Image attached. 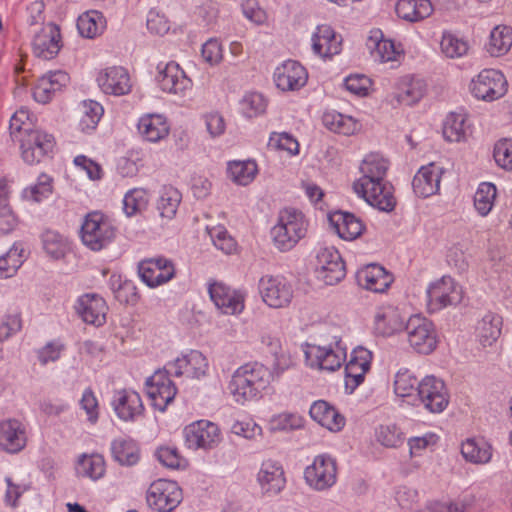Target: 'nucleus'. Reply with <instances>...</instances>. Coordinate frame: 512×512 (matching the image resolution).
Returning <instances> with one entry per match:
<instances>
[{
	"label": "nucleus",
	"mask_w": 512,
	"mask_h": 512,
	"mask_svg": "<svg viewBox=\"0 0 512 512\" xmlns=\"http://www.w3.org/2000/svg\"><path fill=\"white\" fill-rule=\"evenodd\" d=\"M273 380V373L261 363L240 366L232 375L229 390L239 403L258 399Z\"/></svg>",
	"instance_id": "nucleus-1"
},
{
	"label": "nucleus",
	"mask_w": 512,
	"mask_h": 512,
	"mask_svg": "<svg viewBox=\"0 0 512 512\" xmlns=\"http://www.w3.org/2000/svg\"><path fill=\"white\" fill-rule=\"evenodd\" d=\"M307 232V221L302 212L285 208L279 212L278 221L271 229L275 246L280 251L292 249Z\"/></svg>",
	"instance_id": "nucleus-2"
},
{
	"label": "nucleus",
	"mask_w": 512,
	"mask_h": 512,
	"mask_svg": "<svg viewBox=\"0 0 512 512\" xmlns=\"http://www.w3.org/2000/svg\"><path fill=\"white\" fill-rule=\"evenodd\" d=\"M116 236V228L101 212L88 213L81 225L82 243L92 251H101L108 247Z\"/></svg>",
	"instance_id": "nucleus-3"
},
{
	"label": "nucleus",
	"mask_w": 512,
	"mask_h": 512,
	"mask_svg": "<svg viewBox=\"0 0 512 512\" xmlns=\"http://www.w3.org/2000/svg\"><path fill=\"white\" fill-rule=\"evenodd\" d=\"M426 293L427 307L430 313L460 304L464 294L462 286L450 276H443L431 283Z\"/></svg>",
	"instance_id": "nucleus-4"
},
{
	"label": "nucleus",
	"mask_w": 512,
	"mask_h": 512,
	"mask_svg": "<svg viewBox=\"0 0 512 512\" xmlns=\"http://www.w3.org/2000/svg\"><path fill=\"white\" fill-rule=\"evenodd\" d=\"M183 500L182 490L175 481L158 479L147 490L148 506L156 512H172Z\"/></svg>",
	"instance_id": "nucleus-5"
},
{
	"label": "nucleus",
	"mask_w": 512,
	"mask_h": 512,
	"mask_svg": "<svg viewBox=\"0 0 512 512\" xmlns=\"http://www.w3.org/2000/svg\"><path fill=\"white\" fill-rule=\"evenodd\" d=\"M405 333L410 346L420 354H430L437 346V336L433 323L421 316H412L405 325Z\"/></svg>",
	"instance_id": "nucleus-6"
},
{
	"label": "nucleus",
	"mask_w": 512,
	"mask_h": 512,
	"mask_svg": "<svg viewBox=\"0 0 512 512\" xmlns=\"http://www.w3.org/2000/svg\"><path fill=\"white\" fill-rule=\"evenodd\" d=\"M470 90L475 98L491 102L506 94L507 80L498 70L484 69L472 79Z\"/></svg>",
	"instance_id": "nucleus-7"
},
{
	"label": "nucleus",
	"mask_w": 512,
	"mask_h": 512,
	"mask_svg": "<svg viewBox=\"0 0 512 512\" xmlns=\"http://www.w3.org/2000/svg\"><path fill=\"white\" fill-rule=\"evenodd\" d=\"M172 375L173 368H169L167 364L146 380L147 394L153 406L162 412L173 401L177 393V388L170 379Z\"/></svg>",
	"instance_id": "nucleus-8"
},
{
	"label": "nucleus",
	"mask_w": 512,
	"mask_h": 512,
	"mask_svg": "<svg viewBox=\"0 0 512 512\" xmlns=\"http://www.w3.org/2000/svg\"><path fill=\"white\" fill-rule=\"evenodd\" d=\"M304 478L307 484L315 490L329 489L337 480L336 460L328 454L316 456L313 463L306 467Z\"/></svg>",
	"instance_id": "nucleus-9"
},
{
	"label": "nucleus",
	"mask_w": 512,
	"mask_h": 512,
	"mask_svg": "<svg viewBox=\"0 0 512 512\" xmlns=\"http://www.w3.org/2000/svg\"><path fill=\"white\" fill-rule=\"evenodd\" d=\"M317 278L326 285H335L346 275L345 263L334 247L320 248L316 255Z\"/></svg>",
	"instance_id": "nucleus-10"
},
{
	"label": "nucleus",
	"mask_w": 512,
	"mask_h": 512,
	"mask_svg": "<svg viewBox=\"0 0 512 512\" xmlns=\"http://www.w3.org/2000/svg\"><path fill=\"white\" fill-rule=\"evenodd\" d=\"M23 160L29 164H37L52 152L55 141L51 134L32 129L18 139Z\"/></svg>",
	"instance_id": "nucleus-11"
},
{
	"label": "nucleus",
	"mask_w": 512,
	"mask_h": 512,
	"mask_svg": "<svg viewBox=\"0 0 512 512\" xmlns=\"http://www.w3.org/2000/svg\"><path fill=\"white\" fill-rule=\"evenodd\" d=\"M417 399L431 413L442 412L449 403L444 382L435 376H426L417 386Z\"/></svg>",
	"instance_id": "nucleus-12"
},
{
	"label": "nucleus",
	"mask_w": 512,
	"mask_h": 512,
	"mask_svg": "<svg viewBox=\"0 0 512 512\" xmlns=\"http://www.w3.org/2000/svg\"><path fill=\"white\" fill-rule=\"evenodd\" d=\"M185 442L191 449H212L220 442V431L216 424L200 420L184 429Z\"/></svg>",
	"instance_id": "nucleus-13"
},
{
	"label": "nucleus",
	"mask_w": 512,
	"mask_h": 512,
	"mask_svg": "<svg viewBox=\"0 0 512 512\" xmlns=\"http://www.w3.org/2000/svg\"><path fill=\"white\" fill-rule=\"evenodd\" d=\"M259 291L263 301L272 308L286 307L293 298L291 285L279 277L263 276L259 281Z\"/></svg>",
	"instance_id": "nucleus-14"
},
{
	"label": "nucleus",
	"mask_w": 512,
	"mask_h": 512,
	"mask_svg": "<svg viewBox=\"0 0 512 512\" xmlns=\"http://www.w3.org/2000/svg\"><path fill=\"white\" fill-rule=\"evenodd\" d=\"M141 280L149 287H157L174 277L173 263L163 257L143 260L138 265Z\"/></svg>",
	"instance_id": "nucleus-15"
},
{
	"label": "nucleus",
	"mask_w": 512,
	"mask_h": 512,
	"mask_svg": "<svg viewBox=\"0 0 512 512\" xmlns=\"http://www.w3.org/2000/svg\"><path fill=\"white\" fill-rule=\"evenodd\" d=\"M77 315L87 324L100 327L106 322L108 306L100 295L86 293L80 296L76 302Z\"/></svg>",
	"instance_id": "nucleus-16"
},
{
	"label": "nucleus",
	"mask_w": 512,
	"mask_h": 512,
	"mask_svg": "<svg viewBox=\"0 0 512 512\" xmlns=\"http://www.w3.org/2000/svg\"><path fill=\"white\" fill-rule=\"evenodd\" d=\"M308 79L306 69L297 61L287 60L275 69L274 81L282 91L302 88Z\"/></svg>",
	"instance_id": "nucleus-17"
},
{
	"label": "nucleus",
	"mask_w": 512,
	"mask_h": 512,
	"mask_svg": "<svg viewBox=\"0 0 512 512\" xmlns=\"http://www.w3.org/2000/svg\"><path fill=\"white\" fill-rule=\"evenodd\" d=\"M336 346L339 351H335L331 346L310 345L305 351L308 365L327 371H335L340 368L345 358V351L339 347V342H336Z\"/></svg>",
	"instance_id": "nucleus-18"
},
{
	"label": "nucleus",
	"mask_w": 512,
	"mask_h": 512,
	"mask_svg": "<svg viewBox=\"0 0 512 512\" xmlns=\"http://www.w3.org/2000/svg\"><path fill=\"white\" fill-rule=\"evenodd\" d=\"M209 295L216 307L224 314L234 315L244 309L243 295L223 283L215 282L209 286Z\"/></svg>",
	"instance_id": "nucleus-19"
},
{
	"label": "nucleus",
	"mask_w": 512,
	"mask_h": 512,
	"mask_svg": "<svg viewBox=\"0 0 512 512\" xmlns=\"http://www.w3.org/2000/svg\"><path fill=\"white\" fill-rule=\"evenodd\" d=\"M394 188L388 181L374 182L364 187L363 192H355L359 197L383 212H391L396 206Z\"/></svg>",
	"instance_id": "nucleus-20"
},
{
	"label": "nucleus",
	"mask_w": 512,
	"mask_h": 512,
	"mask_svg": "<svg viewBox=\"0 0 512 512\" xmlns=\"http://www.w3.org/2000/svg\"><path fill=\"white\" fill-rule=\"evenodd\" d=\"M157 68V81L163 91L181 94L191 87V80L176 62L171 61L163 67L159 64Z\"/></svg>",
	"instance_id": "nucleus-21"
},
{
	"label": "nucleus",
	"mask_w": 512,
	"mask_h": 512,
	"mask_svg": "<svg viewBox=\"0 0 512 512\" xmlns=\"http://www.w3.org/2000/svg\"><path fill=\"white\" fill-rule=\"evenodd\" d=\"M34 54L42 59L49 60L54 58L61 49V34L57 25L49 23L44 26L39 33L34 36L33 42Z\"/></svg>",
	"instance_id": "nucleus-22"
},
{
	"label": "nucleus",
	"mask_w": 512,
	"mask_h": 512,
	"mask_svg": "<svg viewBox=\"0 0 512 512\" xmlns=\"http://www.w3.org/2000/svg\"><path fill=\"white\" fill-rule=\"evenodd\" d=\"M98 86L105 94L126 95L131 91L130 76L123 67H109L97 77Z\"/></svg>",
	"instance_id": "nucleus-23"
},
{
	"label": "nucleus",
	"mask_w": 512,
	"mask_h": 512,
	"mask_svg": "<svg viewBox=\"0 0 512 512\" xmlns=\"http://www.w3.org/2000/svg\"><path fill=\"white\" fill-rule=\"evenodd\" d=\"M388 170V163L378 154H370L365 157L360 166L363 174L360 179L353 183L354 192H363L364 187L374 182L385 181Z\"/></svg>",
	"instance_id": "nucleus-24"
},
{
	"label": "nucleus",
	"mask_w": 512,
	"mask_h": 512,
	"mask_svg": "<svg viewBox=\"0 0 512 512\" xmlns=\"http://www.w3.org/2000/svg\"><path fill=\"white\" fill-rule=\"evenodd\" d=\"M443 173L442 167L435 163H430L422 166L412 181L414 193L418 197L427 198L436 194L440 188L441 175Z\"/></svg>",
	"instance_id": "nucleus-25"
},
{
	"label": "nucleus",
	"mask_w": 512,
	"mask_h": 512,
	"mask_svg": "<svg viewBox=\"0 0 512 512\" xmlns=\"http://www.w3.org/2000/svg\"><path fill=\"white\" fill-rule=\"evenodd\" d=\"M328 221L337 235L347 241L357 239L365 230L362 220L350 212H332L328 215Z\"/></svg>",
	"instance_id": "nucleus-26"
},
{
	"label": "nucleus",
	"mask_w": 512,
	"mask_h": 512,
	"mask_svg": "<svg viewBox=\"0 0 512 512\" xmlns=\"http://www.w3.org/2000/svg\"><path fill=\"white\" fill-rule=\"evenodd\" d=\"M112 406L116 415L123 421H134L144 411L140 395L127 389L115 392Z\"/></svg>",
	"instance_id": "nucleus-27"
},
{
	"label": "nucleus",
	"mask_w": 512,
	"mask_h": 512,
	"mask_svg": "<svg viewBox=\"0 0 512 512\" xmlns=\"http://www.w3.org/2000/svg\"><path fill=\"white\" fill-rule=\"evenodd\" d=\"M168 367L173 368V376L185 375L189 378L198 379L206 374L208 362L201 352L192 350L173 362H169Z\"/></svg>",
	"instance_id": "nucleus-28"
},
{
	"label": "nucleus",
	"mask_w": 512,
	"mask_h": 512,
	"mask_svg": "<svg viewBox=\"0 0 512 512\" xmlns=\"http://www.w3.org/2000/svg\"><path fill=\"white\" fill-rule=\"evenodd\" d=\"M26 446V433L23 424L16 419L0 422V448L8 453L20 452Z\"/></svg>",
	"instance_id": "nucleus-29"
},
{
	"label": "nucleus",
	"mask_w": 512,
	"mask_h": 512,
	"mask_svg": "<svg viewBox=\"0 0 512 512\" xmlns=\"http://www.w3.org/2000/svg\"><path fill=\"white\" fill-rule=\"evenodd\" d=\"M257 480L264 493L278 494L285 486L284 470L277 461L266 460L262 463Z\"/></svg>",
	"instance_id": "nucleus-30"
},
{
	"label": "nucleus",
	"mask_w": 512,
	"mask_h": 512,
	"mask_svg": "<svg viewBox=\"0 0 512 512\" xmlns=\"http://www.w3.org/2000/svg\"><path fill=\"white\" fill-rule=\"evenodd\" d=\"M358 284L373 292H384L392 283L391 275L377 264H371L357 272Z\"/></svg>",
	"instance_id": "nucleus-31"
},
{
	"label": "nucleus",
	"mask_w": 512,
	"mask_h": 512,
	"mask_svg": "<svg viewBox=\"0 0 512 512\" xmlns=\"http://www.w3.org/2000/svg\"><path fill=\"white\" fill-rule=\"evenodd\" d=\"M312 48L321 57H332L341 51V39L329 25H319L312 36Z\"/></svg>",
	"instance_id": "nucleus-32"
},
{
	"label": "nucleus",
	"mask_w": 512,
	"mask_h": 512,
	"mask_svg": "<svg viewBox=\"0 0 512 512\" xmlns=\"http://www.w3.org/2000/svg\"><path fill=\"white\" fill-rule=\"evenodd\" d=\"M309 414L313 420L330 431H340L345 424V418L324 400L315 401Z\"/></svg>",
	"instance_id": "nucleus-33"
},
{
	"label": "nucleus",
	"mask_w": 512,
	"mask_h": 512,
	"mask_svg": "<svg viewBox=\"0 0 512 512\" xmlns=\"http://www.w3.org/2000/svg\"><path fill=\"white\" fill-rule=\"evenodd\" d=\"M138 130L146 141L155 143L168 136L170 127L164 116L147 114L140 118Z\"/></svg>",
	"instance_id": "nucleus-34"
},
{
	"label": "nucleus",
	"mask_w": 512,
	"mask_h": 512,
	"mask_svg": "<svg viewBox=\"0 0 512 512\" xmlns=\"http://www.w3.org/2000/svg\"><path fill=\"white\" fill-rule=\"evenodd\" d=\"M502 317L494 312H487L477 323L476 335L483 347L492 346L500 337Z\"/></svg>",
	"instance_id": "nucleus-35"
},
{
	"label": "nucleus",
	"mask_w": 512,
	"mask_h": 512,
	"mask_svg": "<svg viewBox=\"0 0 512 512\" xmlns=\"http://www.w3.org/2000/svg\"><path fill=\"white\" fill-rule=\"evenodd\" d=\"M395 11L399 18L413 23L428 18L433 6L429 0H398Z\"/></svg>",
	"instance_id": "nucleus-36"
},
{
	"label": "nucleus",
	"mask_w": 512,
	"mask_h": 512,
	"mask_svg": "<svg viewBox=\"0 0 512 512\" xmlns=\"http://www.w3.org/2000/svg\"><path fill=\"white\" fill-rule=\"evenodd\" d=\"M374 329L378 335L391 336L405 329L404 320L395 308H382L375 315Z\"/></svg>",
	"instance_id": "nucleus-37"
},
{
	"label": "nucleus",
	"mask_w": 512,
	"mask_h": 512,
	"mask_svg": "<svg viewBox=\"0 0 512 512\" xmlns=\"http://www.w3.org/2000/svg\"><path fill=\"white\" fill-rule=\"evenodd\" d=\"M111 453L115 461L122 466H133L140 459V449L135 440L119 437L111 443Z\"/></svg>",
	"instance_id": "nucleus-38"
},
{
	"label": "nucleus",
	"mask_w": 512,
	"mask_h": 512,
	"mask_svg": "<svg viewBox=\"0 0 512 512\" xmlns=\"http://www.w3.org/2000/svg\"><path fill=\"white\" fill-rule=\"evenodd\" d=\"M425 92L426 83L424 80L405 76L398 82L395 98L399 103L412 105L418 102Z\"/></svg>",
	"instance_id": "nucleus-39"
},
{
	"label": "nucleus",
	"mask_w": 512,
	"mask_h": 512,
	"mask_svg": "<svg viewBox=\"0 0 512 512\" xmlns=\"http://www.w3.org/2000/svg\"><path fill=\"white\" fill-rule=\"evenodd\" d=\"M512 46V28L499 25L490 33L489 42L486 45L487 52L493 57L505 55Z\"/></svg>",
	"instance_id": "nucleus-40"
},
{
	"label": "nucleus",
	"mask_w": 512,
	"mask_h": 512,
	"mask_svg": "<svg viewBox=\"0 0 512 512\" xmlns=\"http://www.w3.org/2000/svg\"><path fill=\"white\" fill-rule=\"evenodd\" d=\"M105 28V19L98 11H88L80 15L77 19V29L81 36L94 38Z\"/></svg>",
	"instance_id": "nucleus-41"
},
{
	"label": "nucleus",
	"mask_w": 512,
	"mask_h": 512,
	"mask_svg": "<svg viewBox=\"0 0 512 512\" xmlns=\"http://www.w3.org/2000/svg\"><path fill=\"white\" fill-rule=\"evenodd\" d=\"M181 199L182 195L178 189L170 185L164 186L157 202L161 217L172 219L176 215Z\"/></svg>",
	"instance_id": "nucleus-42"
},
{
	"label": "nucleus",
	"mask_w": 512,
	"mask_h": 512,
	"mask_svg": "<svg viewBox=\"0 0 512 512\" xmlns=\"http://www.w3.org/2000/svg\"><path fill=\"white\" fill-rule=\"evenodd\" d=\"M76 470L80 476L97 480L104 475L105 462L103 457L98 454L82 455L78 460Z\"/></svg>",
	"instance_id": "nucleus-43"
},
{
	"label": "nucleus",
	"mask_w": 512,
	"mask_h": 512,
	"mask_svg": "<svg viewBox=\"0 0 512 512\" xmlns=\"http://www.w3.org/2000/svg\"><path fill=\"white\" fill-rule=\"evenodd\" d=\"M257 165L254 161H233L228 164V174L239 185L249 184L256 176Z\"/></svg>",
	"instance_id": "nucleus-44"
},
{
	"label": "nucleus",
	"mask_w": 512,
	"mask_h": 512,
	"mask_svg": "<svg viewBox=\"0 0 512 512\" xmlns=\"http://www.w3.org/2000/svg\"><path fill=\"white\" fill-rule=\"evenodd\" d=\"M114 297L121 304L135 303L138 295L132 281L122 280L120 276L112 275L109 280Z\"/></svg>",
	"instance_id": "nucleus-45"
},
{
	"label": "nucleus",
	"mask_w": 512,
	"mask_h": 512,
	"mask_svg": "<svg viewBox=\"0 0 512 512\" xmlns=\"http://www.w3.org/2000/svg\"><path fill=\"white\" fill-rule=\"evenodd\" d=\"M496 187L492 183L483 182L474 195L475 209L481 216H486L494 205Z\"/></svg>",
	"instance_id": "nucleus-46"
},
{
	"label": "nucleus",
	"mask_w": 512,
	"mask_h": 512,
	"mask_svg": "<svg viewBox=\"0 0 512 512\" xmlns=\"http://www.w3.org/2000/svg\"><path fill=\"white\" fill-rule=\"evenodd\" d=\"M53 179L49 175L42 173L37 179V183L23 190V198L34 202H41L48 198L53 192Z\"/></svg>",
	"instance_id": "nucleus-47"
},
{
	"label": "nucleus",
	"mask_w": 512,
	"mask_h": 512,
	"mask_svg": "<svg viewBox=\"0 0 512 512\" xmlns=\"http://www.w3.org/2000/svg\"><path fill=\"white\" fill-rule=\"evenodd\" d=\"M461 453L472 463H486L491 458L490 446L486 443H478L474 439H467L462 443Z\"/></svg>",
	"instance_id": "nucleus-48"
},
{
	"label": "nucleus",
	"mask_w": 512,
	"mask_h": 512,
	"mask_svg": "<svg viewBox=\"0 0 512 512\" xmlns=\"http://www.w3.org/2000/svg\"><path fill=\"white\" fill-rule=\"evenodd\" d=\"M43 248L53 259H61L65 256L67 242L58 232L46 230L42 234Z\"/></svg>",
	"instance_id": "nucleus-49"
},
{
	"label": "nucleus",
	"mask_w": 512,
	"mask_h": 512,
	"mask_svg": "<svg viewBox=\"0 0 512 512\" xmlns=\"http://www.w3.org/2000/svg\"><path fill=\"white\" fill-rule=\"evenodd\" d=\"M465 118L461 114L451 113L443 125V136L447 141L460 142L465 138Z\"/></svg>",
	"instance_id": "nucleus-50"
},
{
	"label": "nucleus",
	"mask_w": 512,
	"mask_h": 512,
	"mask_svg": "<svg viewBox=\"0 0 512 512\" xmlns=\"http://www.w3.org/2000/svg\"><path fill=\"white\" fill-rule=\"evenodd\" d=\"M24 249L14 245L6 255L0 256V278L13 276L23 263Z\"/></svg>",
	"instance_id": "nucleus-51"
},
{
	"label": "nucleus",
	"mask_w": 512,
	"mask_h": 512,
	"mask_svg": "<svg viewBox=\"0 0 512 512\" xmlns=\"http://www.w3.org/2000/svg\"><path fill=\"white\" fill-rule=\"evenodd\" d=\"M83 115L80 119V127L83 131L93 130L96 128L104 109L98 102L94 100H85L82 103Z\"/></svg>",
	"instance_id": "nucleus-52"
},
{
	"label": "nucleus",
	"mask_w": 512,
	"mask_h": 512,
	"mask_svg": "<svg viewBox=\"0 0 512 512\" xmlns=\"http://www.w3.org/2000/svg\"><path fill=\"white\" fill-rule=\"evenodd\" d=\"M148 193L145 189L135 188L124 196L123 205L127 216H133L146 209L148 205Z\"/></svg>",
	"instance_id": "nucleus-53"
},
{
	"label": "nucleus",
	"mask_w": 512,
	"mask_h": 512,
	"mask_svg": "<svg viewBox=\"0 0 512 512\" xmlns=\"http://www.w3.org/2000/svg\"><path fill=\"white\" fill-rule=\"evenodd\" d=\"M440 47L442 53L447 58H460L464 56L468 51V44L461 38H458L456 35L445 32L443 33Z\"/></svg>",
	"instance_id": "nucleus-54"
},
{
	"label": "nucleus",
	"mask_w": 512,
	"mask_h": 512,
	"mask_svg": "<svg viewBox=\"0 0 512 512\" xmlns=\"http://www.w3.org/2000/svg\"><path fill=\"white\" fill-rule=\"evenodd\" d=\"M323 123L329 130L339 134L349 135L357 130V122L342 114H325Z\"/></svg>",
	"instance_id": "nucleus-55"
},
{
	"label": "nucleus",
	"mask_w": 512,
	"mask_h": 512,
	"mask_svg": "<svg viewBox=\"0 0 512 512\" xmlns=\"http://www.w3.org/2000/svg\"><path fill=\"white\" fill-rule=\"evenodd\" d=\"M240 108L245 117H257L266 111L267 101L260 93H248L240 101Z\"/></svg>",
	"instance_id": "nucleus-56"
},
{
	"label": "nucleus",
	"mask_w": 512,
	"mask_h": 512,
	"mask_svg": "<svg viewBox=\"0 0 512 512\" xmlns=\"http://www.w3.org/2000/svg\"><path fill=\"white\" fill-rule=\"evenodd\" d=\"M377 441L388 448H397L404 443V436L395 424L380 425L376 430Z\"/></svg>",
	"instance_id": "nucleus-57"
},
{
	"label": "nucleus",
	"mask_w": 512,
	"mask_h": 512,
	"mask_svg": "<svg viewBox=\"0 0 512 512\" xmlns=\"http://www.w3.org/2000/svg\"><path fill=\"white\" fill-rule=\"evenodd\" d=\"M420 381L408 370L399 371L395 376L394 391L397 396L405 398L417 394Z\"/></svg>",
	"instance_id": "nucleus-58"
},
{
	"label": "nucleus",
	"mask_w": 512,
	"mask_h": 512,
	"mask_svg": "<svg viewBox=\"0 0 512 512\" xmlns=\"http://www.w3.org/2000/svg\"><path fill=\"white\" fill-rule=\"evenodd\" d=\"M9 129L11 136L17 140L31 131L33 128L29 122V111L24 108L16 111L10 119Z\"/></svg>",
	"instance_id": "nucleus-59"
},
{
	"label": "nucleus",
	"mask_w": 512,
	"mask_h": 512,
	"mask_svg": "<svg viewBox=\"0 0 512 512\" xmlns=\"http://www.w3.org/2000/svg\"><path fill=\"white\" fill-rule=\"evenodd\" d=\"M208 234L214 246L224 253L230 254L236 249L235 240L228 234L224 227L218 226L209 228Z\"/></svg>",
	"instance_id": "nucleus-60"
},
{
	"label": "nucleus",
	"mask_w": 512,
	"mask_h": 512,
	"mask_svg": "<svg viewBox=\"0 0 512 512\" xmlns=\"http://www.w3.org/2000/svg\"><path fill=\"white\" fill-rule=\"evenodd\" d=\"M496 163L507 171H512V139L499 140L493 152Z\"/></svg>",
	"instance_id": "nucleus-61"
},
{
	"label": "nucleus",
	"mask_w": 512,
	"mask_h": 512,
	"mask_svg": "<svg viewBox=\"0 0 512 512\" xmlns=\"http://www.w3.org/2000/svg\"><path fill=\"white\" fill-rule=\"evenodd\" d=\"M370 368L363 366H355L352 363H347L345 366V387L349 390V393H353L354 390L364 381L365 374Z\"/></svg>",
	"instance_id": "nucleus-62"
},
{
	"label": "nucleus",
	"mask_w": 512,
	"mask_h": 512,
	"mask_svg": "<svg viewBox=\"0 0 512 512\" xmlns=\"http://www.w3.org/2000/svg\"><path fill=\"white\" fill-rule=\"evenodd\" d=\"M268 145L275 149L288 151L291 154H297L299 152L297 140L288 133H273L270 136Z\"/></svg>",
	"instance_id": "nucleus-63"
},
{
	"label": "nucleus",
	"mask_w": 512,
	"mask_h": 512,
	"mask_svg": "<svg viewBox=\"0 0 512 512\" xmlns=\"http://www.w3.org/2000/svg\"><path fill=\"white\" fill-rule=\"evenodd\" d=\"M80 406L86 412L88 421L96 423L99 418L98 400L91 388L85 389L82 398L80 399Z\"/></svg>",
	"instance_id": "nucleus-64"
}]
</instances>
